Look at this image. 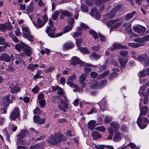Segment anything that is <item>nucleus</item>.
<instances>
[{
    "label": "nucleus",
    "mask_w": 149,
    "mask_h": 149,
    "mask_svg": "<svg viewBox=\"0 0 149 149\" xmlns=\"http://www.w3.org/2000/svg\"><path fill=\"white\" fill-rule=\"evenodd\" d=\"M65 140V138L63 134L57 133L50 135L47 139V141L50 144L55 145L62 141Z\"/></svg>",
    "instance_id": "nucleus-1"
},
{
    "label": "nucleus",
    "mask_w": 149,
    "mask_h": 149,
    "mask_svg": "<svg viewBox=\"0 0 149 149\" xmlns=\"http://www.w3.org/2000/svg\"><path fill=\"white\" fill-rule=\"evenodd\" d=\"M75 79V75L74 74H72L71 76L69 77L68 80L67 82V84L71 87L74 89L73 90V91L74 92H75L76 91L81 92L82 91L80 89L79 87L78 86L72 82Z\"/></svg>",
    "instance_id": "nucleus-2"
},
{
    "label": "nucleus",
    "mask_w": 149,
    "mask_h": 149,
    "mask_svg": "<svg viewBox=\"0 0 149 149\" xmlns=\"http://www.w3.org/2000/svg\"><path fill=\"white\" fill-rule=\"evenodd\" d=\"M122 24V22L120 21L118 18L111 20L107 21L106 22V25L108 27L111 26L110 30L117 28Z\"/></svg>",
    "instance_id": "nucleus-3"
},
{
    "label": "nucleus",
    "mask_w": 149,
    "mask_h": 149,
    "mask_svg": "<svg viewBox=\"0 0 149 149\" xmlns=\"http://www.w3.org/2000/svg\"><path fill=\"white\" fill-rule=\"evenodd\" d=\"M70 63L71 65H75L79 64L81 66L85 67H91V65L81 61L79 58L77 56L72 57L70 60Z\"/></svg>",
    "instance_id": "nucleus-4"
},
{
    "label": "nucleus",
    "mask_w": 149,
    "mask_h": 149,
    "mask_svg": "<svg viewBox=\"0 0 149 149\" xmlns=\"http://www.w3.org/2000/svg\"><path fill=\"white\" fill-rule=\"evenodd\" d=\"M63 99L61 98L60 103L58 104L59 108L61 110L65 112L68 109V99L65 96L63 97Z\"/></svg>",
    "instance_id": "nucleus-5"
},
{
    "label": "nucleus",
    "mask_w": 149,
    "mask_h": 149,
    "mask_svg": "<svg viewBox=\"0 0 149 149\" xmlns=\"http://www.w3.org/2000/svg\"><path fill=\"white\" fill-rule=\"evenodd\" d=\"M139 116L137 121L138 125L141 129H143L146 127L148 120L146 118L142 119L141 117Z\"/></svg>",
    "instance_id": "nucleus-6"
},
{
    "label": "nucleus",
    "mask_w": 149,
    "mask_h": 149,
    "mask_svg": "<svg viewBox=\"0 0 149 149\" xmlns=\"http://www.w3.org/2000/svg\"><path fill=\"white\" fill-rule=\"evenodd\" d=\"M29 134V132L26 130H23L21 131V132L18 135V141L17 143V145H19V143L21 144H24L22 139L26 134Z\"/></svg>",
    "instance_id": "nucleus-7"
},
{
    "label": "nucleus",
    "mask_w": 149,
    "mask_h": 149,
    "mask_svg": "<svg viewBox=\"0 0 149 149\" xmlns=\"http://www.w3.org/2000/svg\"><path fill=\"white\" fill-rule=\"evenodd\" d=\"M19 111L18 108L17 107H15L13 111L10 113V119L14 120L18 118L20 115V113Z\"/></svg>",
    "instance_id": "nucleus-8"
},
{
    "label": "nucleus",
    "mask_w": 149,
    "mask_h": 149,
    "mask_svg": "<svg viewBox=\"0 0 149 149\" xmlns=\"http://www.w3.org/2000/svg\"><path fill=\"white\" fill-rule=\"evenodd\" d=\"M134 41L136 42V43H129L128 45L133 48H136L142 46V42L143 40L142 39H139L138 38H135L134 39Z\"/></svg>",
    "instance_id": "nucleus-9"
},
{
    "label": "nucleus",
    "mask_w": 149,
    "mask_h": 149,
    "mask_svg": "<svg viewBox=\"0 0 149 149\" xmlns=\"http://www.w3.org/2000/svg\"><path fill=\"white\" fill-rule=\"evenodd\" d=\"M133 29L135 31H136L141 36L144 33L146 30V28L141 26H134Z\"/></svg>",
    "instance_id": "nucleus-10"
},
{
    "label": "nucleus",
    "mask_w": 149,
    "mask_h": 149,
    "mask_svg": "<svg viewBox=\"0 0 149 149\" xmlns=\"http://www.w3.org/2000/svg\"><path fill=\"white\" fill-rule=\"evenodd\" d=\"M34 122L36 123H39L40 124H43L45 123V118H41L40 116L38 115H35L33 117Z\"/></svg>",
    "instance_id": "nucleus-11"
},
{
    "label": "nucleus",
    "mask_w": 149,
    "mask_h": 149,
    "mask_svg": "<svg viewBox=\"0 0 149 149\" xmlns=\"http://www.w3.org/2000/svg\"><path fill=\"white\" fill-rule=\"evenodd\" d=\"M149 86V81L146 83L144 86L141 87L140 88L139 91L138 92L139 94L141 95V94L143 96H145V93L143 92V91L145 90L146 88ZM147 95L149 96V88L147 90Z\"/></svg>",
    "instance_id": "nucleus-12"
},
{
    "label": "nucleus",
    "mask_w": 149,
    "mask_h": 149,
    "mask_svg": "<svg viewBox=\"0 0 149 149\" xmlns=\"http://www.w3.org/2000/svg\"><path fill=\"white\" fill-rule=\"evenodd\" d=\"M100 109L103 111L106 109L107 106L106 100L105 98H103L99 103Z\"/></svg>",
    "instance_id": "nucleus-13"
},
{
    "label": "nucleus",
    "mask_w": 149,
    "mask_h": 149,
    "mask_svg": "<svg viewBox=\"0 0 149 149\" xmlns=\"http://www.w3.org/2000/svg\"><path fill=\"white\" fill-rule=\"evenodd\" d=\"M32 22L36 28L38 29L42 27L45 24L39 18H38L37 19V23H36L33 22Z\"/></svg>",
    "instance_id": "nucleus-14"
},
{
    "label": "nucleus",
    "mask_w": 149,
    "mask_h": 149,
    "mask_svg": "<svg viewBox=\"0 0 149 149\" xmlns=\"http://www.w3.org/2000/svg\"><path fill=\"white\" fill-rule=\"evenodd\" d=\"M127 49L126 47L120 44L115 43L113 45V47H110L109 49L111 51H113L116 49Z\"/></svg>",
    "instance_id": "nucleus-15"
},
{
    "label": "nucleus",
    "mask_w": 149,
    "mask_h": 149,
    "mask_svg": "<svg viewBox=\"0 0 149 149\" xmlns=\"http://www.w3.org/2000/svg\"><path fill=\"white\" fill-rule=\"evenodd\" d=\"M89 86L95 89L100 88V84L99 81H94L93 82L89 83Z\"/></svg>",
    "instance_id": "nucleus-16"
},
{
    "label": "nucleus",
    "mask_w": 149,
    "mask_h": 149,
    "mask_svg": "<svg viewBox=\"0 0 149 149\" xmlns=\"http://www.w3.org/2000/svg\"><path fill=\"white\" fill-rule=\"evenodd\" d=\"M122 137V134L118 132H115L113 138V141L115 142L119 141L121 140Z\"/></svg>",
    "instance_id": "nucleus-17"
},
{
    "label": "nucleus",
    "mask_w": 149,
    "mask_h": 149,
    "mask_svg": "<svg viewBox=\"0 0 149 149\" xmlns=\"http://www.w3.org/2000/svg\"><path fill=\"white\" fill-rule=\"evenodd\" d=\"M10 57L7 54H5L0 56V61H4L6 62H10L11 60Z\"/></svg>",
    "instance_id": "nucleus-18"
},
{
    "label": "nucleus",
    "mask_w": 149,
    "mask_h": 149,
    "mask_svg": "<svg viewBox=\"0 0 149 149\" xmlns=\"http://www.w3.org/2000/svg\"><path fill=\"white\" fill-rule=\"evenodd\" d=\"M26 47L24 48V53L28 56H30L32 53V49L31 48L26 45Z\"/></svg>",
    "instance_id": "nucleus-19"
},
{
    "label": "nucleus",
    "mask_w": 149,
    "mask_h": 149,
    "mask_svg": "<svg viewBox=\"0 0 149 149\" xmlns=\"http://www.w3.org/2000/svg\"><path fill=\"white\" fill-rule=\"evenodd\" d=\"M74 46V44L72 42H68L64 44L63 49L64 50H66L72 48Z\"/></svg>",
    "instance_id": "nucleus-20"
},
{
    "label": "nucleus",
    "mask_w": 149,
    "mask_h": 149,
    "mask_svg": "<svg viewBox=\"0 0 149 149\" xmlns=\"http://www.w3.org/2000/svg\"><path fill=\"white\" fill-rule=\"evenodd\" d=\"M60 12L61 14L65 17H69L72 16L73 15L72 13L70 12L67 10H60Z\"/></svg>",
    "instance_id": "nucleus-21"
},
{
    "label": "nucleus",
    "mask_w": 149,
    "mask_h": 149,
    "mask_svg": "<svg viewBox=\"0 0 149 149\" xmlns=\"http://www.w3.org/2000/svg\"><path fill=\"white\" fill-rule=\"evenodd\" d=\"M115 14V12L111 10L109 13L104 15V18L106 19H111L114 17Z\"/></svg>",
    "instance_id": "nucleus-22"
},
{
    "label": "nucleus",
    "mask_w": 149,
    "mask_h": 149,
    "mask_svg": "<svg viewBox=\"0 0 149 149\" xmlns=\"http://www.w3.org/2000/svg\"><path fill=\"white\" fill-rule=\"evenodd\" d=\"M23 37L27 38L29 41L32 42L34 41L33 36L30 34V33H26L23 32Z\"/></svg>",
    "instance_id": "nucleus-23"
},
{
    "label": "nucleus",
    "mask_w": 149,
    "mask_h": 149,
    "mask_svg": "<svg viewBox=\"0 0 149 149\" xmlns=\"http://www.w3.org/2000/svg\"><path fill=\"white\" fill-rule=\"evenodd\" d=\"M25 46H26V45L24 44V43L21 42L20 44H18L15 45V48L17 50L20 51L22 48L24 47Z\"/></svg>",
    "instance_id": "nucleus-24"
},
{
    "label": "nucleus",
    "mask_w": 149,
    "mask_h": 149,
    "mask_svg": "<svg viewBox=\"0 0 149 149\" xmlns=\"http://www.w3.org/2000/svg\"><path fill=\"white\" fill-rule=\"evenodd\" d=\"M110 127L114 129V131L118 130L119 127V125L117 122L114 121L112 122L110 124Z\"/></svg>",
    "instance_id": "nucleus-25"
},
{
    "label": "nucleus",
    "mask_w": 149,
    "mask_h": 149,
    "mask_svg": "<svg viewBox=\"0 0 149 149\" xmlns=\"http://www.w3.org/2000/svg\"><path fill=\"white\" fill-rule=\"evenodd\" d=\"M95 123L96 121L95 120H92L89 122L88 124V128L91 130H93L95 127Z\"/></svg>",
    "instance_id": "nucleus-26"
},
{
    "label": "nucleus",
    "mask_w": 149,
    "mask_h": 149,
    "mask_svg": "<svg viewBox=\"0 0 149 149\" xmlns=\"http://www.w3.org/2000/svg\"><path fill=\"white\" fill-rule=\"evenodd\" d=\"M136 13L135 11H133L132 12L127 14L125 17V19L126 20H129L131 19Z\"/></svg>",
    "instance_id": "nucleus-27"
},
{
    "label": "nucleus",
    "mask_w": 149,
    "mask_h": 149,
    "mask_svg": "<svg viewBox=\"0 0 149 149\" xmlns=\"http://www.w3.org/2000/svg\"><path fill=\"white\" fill-rule=\"evenodd\" d=\"M93 138L94 139H96L97 138H100L101 137V135L96 131H94L92 133Z\"/></svg>",
    "instance_id": "nucleus-28"
},
{
    "label": "nucleus",
    "mask_w": 149,
    "mask_h": 149,
    "mask_svg": "<svg viewBox=\"0 0 149 149\" xmlns=\"http://www.w3.org/2000/svg\"><path fill=\"white\" fill-rule=\"evenodd\" d=\"M100 57V55H98L95 52H93L90 55V58L91 60H97L99 59Z\"/></svg>",
    "instance_id": "nucleus-29"
},
{
    "label": "nucleus",
    "mask_w": 149,
    "mask_h": 149,
    "mask_svg": "<svg viewBox=\"0 0 149 149\" xmlns=\"http://www.w3.org/2000/svg\"><path fill=\"white\" fill-rule=\"evenodd\" d=\"M118 60L122 67H124L126 66V63L127 61V60H126L124 59H123L121 58H119Z\"/></svg>",
    "instance_id": "nucleus-30"
},
{
    "label": "nucleus",
    "mask_w": 149,
    "mask_h": 149,
    "mask_svg": "<svg viewBox=\"0 0 149 149\" xmlns=\"http://www.w3.org/2000/svg\"><path fill=\"white\" fill-rule=\"evenodd\" d=\"M141 111L139 115L140 116H142L145 114L148 111V109L146 107H143L141 109H140Z\"/></svg>",
    "instance_id": "nucleus-31"
},
{
    "label": "nucleus",
    "mask_w": 149,
    "mask_h": 149,
    "mask_svg": "<svg viewBox=\"0 0 149 149\" xmlns=\"http://www.w3.org/2000/svg\"><path fill=\"white\" fill-rule=\"evenodd\" d=\"M109 74V71L107 70L103 74H100L98 77V79H101L103 78H104L106 77Z\"/></svg>",
    "instance_id": "nucleus-32"
},
{
    "label": "nucleus",
    "mask_w": 149,
    "mask_h": 149,
    "mask_svg": "<svg viewBox=\"0 0 149 149\" xmlns=\"http://www.w3.org/2000/svg\"><path fill=\"white\" fill-rule=\"evenodd\" d=\"M128 24L127 23H125L124 24L122 25V26L123 27L125 26V30L126 31H127L129 33L131 32L132 30L131 28V25L129 24L128 25Z\"/></svg>",
    "instance_id": "nucleus-33"
},
{
    "label": "nucleus",
    "mask_w": 149,
    "mask_h": 149,
    "mask_svg": "<svg viewBox=\"0 0 149 149\" xmlns=\"http://www.w3.org/2000/svg\"><path fill=\"white\" fill-rule=\"evenodd\" d=\"M10 95L8 94L7 95L3 97V102H8L9 103H12V101L10 100Z\"/></svg>",
    "instance_id": "nucleus-34"
},
{
    "label": "nucleus",
    "mask_w": 149,
    "mask_h": 149,
    "mask_svg": "<svg viewBox=\"0 0 149 149\" xmlns=\"http://www.w3.org/2000/svg\"><path fill=\"white\" fill-rule=\"evenodd\" d=\"M20 88L19 87L14 86L11 88L10 91L11 93H13L18 92Z\"/></svg>",
    "instance_id": "nucleus-35"
},
{
    "label": "nucleus",
    "mask_w": 149,
    "mask_h": 149,
    "mask_svg": "<svg viewBox=\"0 0 149 149\" xmlns=\"http://www.w3.org/2000/svg\"><path fill=\"white\" fill-rule=\"evenodd\" d=\"M86 74H82L79 77V82H84L86 79Z\"/></svg>",
    "instance_id": "nucleus-36"
},
{
    "label": "nucleus",
    "mask_w": 149,
    "mask_h": 149,
    "mask_svg": "<svg viewBox=\"0 0 149 149\" xmlns=\"http://www.w3.org/2000/svg\"><path fill=\"white\" fill-rule=\"evenodd\" d=\"M42 74V72L41 71L39 70H38L36 74L34 76V78L35 79L42 78V76L40 75Z\"/></svg>",
    "instance_id": "nucleus-37"
},
{
    "label": "nucleus",
    "mask_w": 149,
    "mask_h": 149,
    "mask_svg": "<svg viewBox=\"0 0 149 149\" xmlns=\"http://www.w3.org/2000/svg\"><path fill=\"white\" fill-rule=\"evenodd\" d=\"M59 14V12L58 11H55L52 15V18L53 20H56L57 19L58 15Z\"/></svg>",
    "instance_id": "nucleus-38"
},
{
    "label": "nucleus",
    "mask_w": 149,
    "mask_h": 149,
    "mask_svg": "<svg viewBox=\"0 0 149 149\" xmlns=\"http://www.w3.org/2000/svg\"><path fill=\"white\" fill-rule=\"evenodd\" d=\"M89 33L92 35L94 37L95 39L98 38V36L97 33L94 31L91 30L89 31Z\"/></svg>",
    "instance_id": "nucleus-39"
},
{
    "label": "nucleus",
    "mask_w": 149,
    "mask_h": 149,
    "mask_svg": "<svg viewBox=\"0 0 149 149\" xmlns=\"http://www.w3.org/2000/svg\"><path fill=\"white\" fill-rule=\"evenodd\" d=\"M79 51L83 53H90L88 49L85 47H80L79 48Z\"/></svg>",
    "instance_id": "nucleus-40"
},
{
    "label": "nucleus",
    "mask_w": 149,
    "mask_h": 149,
    "mask_svg": "<svg viewBox=\"0 0 149 149\" xmlns=\"http://www.w3.org/2000/svg\"><path fill=\"white\" fill-rule=\"evenodd\" d=\"M146 57L143 55L139 56H138L137 59L136 58V57H135V56H133V58L134 59H135L136 60H137L139 61H143L145 59Z\"/></svg>",
    "instance_id": "nucleus-41"
},
{
    "label": "nucleus",
    "mask_w": 149,
    "mask_h": 149,
    "mask_svg": "<svg viewBox=\"0 0 149 149\" xmlns=\"http://www.w3.org/2000/svg\"><path fill=\"white\" fill-rule=\"evenodd\" d=\"M83 40L82 38L76 39V45L77 47L81 46L82 44Z\"/></svg>",
    "instance_id": "nucleus-42"
},
{
    "label": "nucleus",
    "mask_w": 149,
    "mask_h": 149,
    "mask_svg": "<svg viewBox=\"0 0 149 149\" xmlns=\"http://www.w3.org/2000/svg\"><path fill=\"white\" fill-rule=\"evenodd\" d=\"M22 30L24 32L26 33H31V31L29 28L27 27L23 26L22 27Z\"/></svg>",
    "instance_id": "nucleus-43"
},
{
    "label": "nucleus",
    "mask_w": 149,
    "mask_h": 149,
    "mask_svg": "<svg viewBox=\"0 0 149 149\" xmlns=\"http://www.w3.org/2000/svg\"><path fill=\"white\" fill-rule=\"evenodd\" d=\"M57 88H58V91H57V94L60 96H62L63 97V95L64 92V91L60 87H58ZM64 96H63V99H64Z\"/></svg>",
    "instance_id": "nucleus-44"
},
{
    "label": "nucleus",
    "mask_w": 149,
    "mask_h": 149,
    "mask_svg": "<svg viewBox=\"0 0 149 149\" xmlns=\"http://www.w3.org/2000/svg\"><path fill=\"white\" fill-rule=\"evenodd\" d=\"M81 9L82 11L84 12H88V10L87 6L84 4H82L81 6Z\"/></svg>",
    "instance_id": "nucleus-45"
},
{
    "label": "nucleus",
    "mask_w": 149,
    "mask_h": 149,
    "mask_svg": "<svg viewBox=\"0 0 149 149\" xmlns=\"http://www.w3.org/2000/svg\"><path fill=\"white\" fill-rule=\"evenodd\" d=\"M94 2H95V5H97L96 4L95 1V0H86V3L89 6H92Z\"/></svg>",
    "instance_id": "nucleus-46"
},
{
    "label": "nucleus",
    "mask_w": 149,
    "mask_h": 149,
    "mask_svg": "<svg viewBox=\"0 0 149 149\" xmlns=\"http://www.w3.org/2000/svg\"><path fill=\"white\" fill-rule=\"evenodd\" d=\"M105 128L102 126L97 127L95 128V130L102 132H104L105 131Z\"/></svg>",
    "instance_id": "nucleus-47"
},
{
    "label": "nucleus",
    "mask_w": 149,
    "mask_h": 149,
    "mask_svg": "<svg viewBox=\"0 0 149 149\" xmlns=\"http://www.w3.org/2000/svg\"><path fill=\"white\" fill-rule=\"evenodd\" d=\"M80 26L81 28H80L79 27H77V29L78 30L80 31L81 30V28H83V29H87L88 27L87 25L82 23H81Z\"/></svg>",
    "instance_id": "nucleus-48"
},
{
    "label": "nucleus",
    "mask_w": 149,
    "mask_h": 149,
    "mask_svg": "<svg viewBox=\"0 0 149 149\" xmlns=\"http://www.w3.org/2000/svg\"><path fill=\"white\" fill-rule=\"evenodd\" d=\"M97 12V10L96 8L94 7L92 8L90 15L92 16H94L95 15Z\"/></svg>",
    "instance_id": "nucleus-49"
},
{
    "label": "nucleus",
    "mask_w": 149,
    "mask_h": 149,
    "mask_svg": "<svg viewBox=\"0 0 149 149\" xmlns=\"http://www.w3.org/2000/svg\"><path fill=\"white\" fill-rule=\"evenodd\" d=\"M38 65L37 64H35L33 65V64H30L29 65L28 68L29 70H32L34 69V68H37L38 67Z\"/></svg>",
    "instance_id": "nucleus-50"
},
{
    "label": "nucleus",
    "mask_w": 149,
    "mask_h": 149,
    "mask_svg": "<svg viewBox=\"0 0 149 149\" xmlns=\"http://www.w3.org/2000/svg\"><path fill=\"white\" fill-rule=\"evenodd\" d=\"M112 118L111 116H106L104 120V122L106 123H109L112 120Z\"/></svg>",
    "instance_id": "nucleus-51"
},
{
    "label": "nucleus",
    "mask_w": 149,
    "mask_h": 149,
    "mask_svg": "<svg viewBox=\"0 0 149 149\" xmlns=\"http://www.w3.org/2000/svg\"><path fill=\"white\" fill-rule=\"evenodd\" d=\"M121 7L120 5H118L115 7L112 10L115 13L116 12L120 10Z\"/></svg>",
    "instance_id": "nucleus-52"
},
{
    "label": "nucleus",
    "mask_w": 149,
    "mask_h": 149,
    "mask_svg": "<svg viewBox=\"0 0 149 149\" xmlns=\"http://www.w3.org/2000/svg\"><path fill=\"white\" fill-rule=\"evenodd\" d=\"M139 39H142L143 40L142 42V46L143 45V42L144 41H149V35L144 36L143 38H138Z\"/></svg>",
    "instance_id": "nucleus-53"
},
{
    "label": "nucleus",
    "mask_w": 149,
    "mask_h": 149,
    "mask_svg": "<svg viewBox=\"0 0 149 149\" xmlns=\"http://www.w3.org/2000/svg\"><path fill=\"white\" fill-rule=\"evenodd\" d=\"M120 55L122 56H127L128 52L126 50H121L119 52Z\"/></svg>",
    "instance_id": "nucleus-54"
},
{
    "label": "nucleus",
    "mask_w": 149,
    "mask_h": 149,
    "mask_svg": "<svg viewBox=\"0 0 149 149\" xmlns=\"http://www.w3.org/2000/svg\"><path fill=\"white\" fill-rule=\"evenodd\" d=\"M38 102L41 107H45V101L44 99L39 100Z\"/></svg>",
    "instance_id": "nucleus-55"
},
{
    "label": "nucleus",
    "mask_w": 149,
    "mask_h": 149,
    "mask_svg": "<svg viewBox=\"0 0 149 149\" xmlns=\"http://www.w3.org/2000/svg\"><path fill=\"white\" fill-rule=\"evenodd\" d=\"M100 84V88H102L107 84V81L106 80L103 81H99Z\"/></svg>",
    "instance_id": "nucleus-56"
},
{
    "label": "nucleus",
    "mask_w": 149,
    "mask_h": 149,
    "mask_svg": "<svg viewBox=\"0 0 149 149\" xmlns=\"http://www.w3.org/2000/svg\"><path fill=\"white\" fill-rule=\"evenodd\" d=\"M39 90L40 88L39 87L36 86L32 89V91L34 93H36L39 91Z\"/></svg>",
    "instance_id": "nucleus-57"
},
{
    "label": "nucleus",
    "mask_w": 149,
    "mask_h": 149,
    "mask_svg": "<svg viewBox=\"0 0 149 149\" xmlns=\"http://www.w3.org/2000/svg\"><path fill=\"white\" fill-rule=\"evenodd\" d=\"M72 29V27L70 26H67L64 29L63 33H65L68 32Z\"/></svg>",
    "instance_id": "nucleus-58"
},
{
    "label": "nucleus",
    "mask_w": 149,
    "mask_h": 149,
    "mask_svg": "<svg viewBox=\"0 0 149 149\" xmlns=\"http://www.w3.org/2000/svg\"><path fill=\"white\" fill-rule=\"evenodd\" d=\"M117 73L116 72H114L110 74L109 77V78L110 80H111L113 78L117 76Z\"/></svg>",
    "instance_id": "nucleus-59"
},
{
    "label": "nucleus",
    "mask_w": 149,
    "mask_h": 149,
    "mask_svg": "<svg viewBox=\"0 0 149 149\" xmlns=\"http://www.w3.org/2000/svg\"><path fill=\"white\" fill-rule=\"evenodd\" d=\"M147 73V71L146 70H143L139 73V76L141 77H144Z\"/></svg>",
    "instance_id": "nucleus-60"
},
{
    "label": "nucleus",
    "mask_w": 149,
    "mask_h": 149,
    "mask_svg": "<svg viewBox=\"0 0 149 149\" xmlns=\"http://www.w3.org/2000/svg\"><path fill=\"white\" fill-rule=\"evenodd\" d=\"M98 73L95 72L93 71L90 73V76L93 78H95L98 75Z\"/></svg>",
    "instance_id": "nucleus-61"
},
{
    "label": "nucleus",
    "mask_w": 149,
    "mask_h": 149,
    "mask_svg": "<svg viewBox=\"0 0 149 149\" xmlns=\"http://www.w3.org/2000/svg\"><path fill=\"white\" fill-rule=\"evenodd\" d=\"M98 36L101 42H104L106 41L105 38L101 34H99Z\"/></svg>",
    "instance_id": "nucleus-62"
},
{
    "label": "nucleus",
    "mask_w": 149,
    "mask_h": 149,
    "mask_svg": "<svg viewBox=\"0 0 149 149\" xmlns=\"http://www.w3.org/2000/svg\"><path fill=\"white\" fill-rule=\"evenodd\" d=\"M100 48V46L99 45H96L93 46L92 47V49L93 51H97Z\"/></svg>",
    "instance_id": "nucleus-63"
},
{
    "label": "nucleus",
    "mask_w": 149,
    "mask_h": 149,
    "mask_svg": "<svg viewBox=\"0 0 149 149\" xmlns=\"http://www.w3.org/2000/svg\"><path fill=\"white\" fill-rule=\"evenodd\" d=\"M40 147L39 145L36 144L30 147V149H40Z\"/></svg>",
    "instance_id": "nucleus-64"
}]
</instances>
